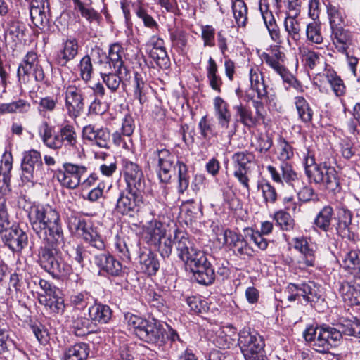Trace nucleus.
<instances>
[{
  "instance_id": "obj_8",
  "label": "nucleus",
  "mask_w": 360,
  "mask_h": 360,
  "mask_svg": "<svg viewBox=\"0 0 360 360\" xmlns=\"http://www.w3.org/2000/svg\"><path fill=\"white\" fill-rule=\"evenodd\" d=\"M255 155L248 150L238 151L231 156V162L233 169V176L238 182L250 192V178L248 175L250 172V165L254 160Z\"/></svg>"
},
{
  "instance_id": "obj_29",
  "label": "nucleus",
  "mask_w": 360,
  "mask_h": 360,
  "mask_svg": "<svg viewBox=\"0 0 360 360\" xmlns=\"http://www.w3.org/2000/svg\"><path fill=\"white\" fill-rule=\"evenodd\" d=\"M165 233L163 224L157 219L148 221L143 228L145 240L153 245H157L165 237Z\"/></svg>"
},
{
  "instance_id": "obj_3",
  "label": "nucleus",
  "mask_w": 360,
  "mask_h": 360,
  "mask_svg": "<svg viewBox=\"0 0 360 360\" xmlns=\"http://www.w3.org/2000/svg\"><path fill=\"white\" fill-rule=\"evenodd\" d=\"M60 244L46 243L39 250L38 262L40 266L53 278L66 276L71 271V267L62 257L58 248Z\"/></svg>"
},
{
  "instance_id": "obj_56",
  "label": "nucleus",
  "mask_w": 360,
  "mask_h": 360,
  "mask_svg": "<svg viewBox=\"0 0 360 360\" xmlns=\"http://www.w3.org/2000/svg\"><path fill=\"white\" fill-rule=\"evenodd\" d=\"M274 219L283 230L291 231L294 228L295 221L286 212L282 210L276 212L274 215Z\"/></svg>"
},
{
  "instance_id": "obj_55",
  "label": "nucleus",
  "mask_w": 360,
  "mask_h": 360,
  "mask_svg": "<svg viewBox=\"0 0 360 360\" xmlns=\"http://www.w3.org/2000/svg\"><path fill=\"white\" fill-rule=\"evenodd\" d=\"M306 36L307 40L313 44H322L323 37L321 31V25L315 21L309 23L306 28Z\"/></svg>"
},
{
  "instance_id": "obj_26",
  "label": "nucleus",
  "mask_w": 360,
  "mask_h": 360,
  "mask_svg": "<svg viewBox=\"0 0 360 360\" xmlns=\"http://www.w3.org/2000/svg\"><path fill=\"white\" fill-rule=\"evenodd\" d=\"M94 262L101 270L112 276H119L122 272L121 263L106 252L95 255Z\"/></svg>"
},
{
  "instance_id": "obj_53",
  "label": "nucleus",
  "mask_w": 360,
  "mask_h": 360,
  "mask_svg": "<svg viewBox=\"0 0 360 360\" xmlns=\"http://www.w3.org/2000/svg\"><path fill=\"white\" fill-rule=\"evenodd\" d=\"M284 27L292 40L298 41L300 39L301 26L297 17L287 15L284 20Z\"/></svg>"
},
{
  "instance_id": "obj_39",
  "label": "nucleus",
  "mask_w": 360,
  "mask_h": 360,
  "mask_svg": "<svg viewBox=\"0 0 360 360\" xmlns=\"http://www.w3.org/2000/svg\"><path fill=\"white\" fill-rule=\"evenodd\" d=\"M141 270L148 275H155L160 268L157 256L151 251H143L139 255Z\"/></svg>"
},
{
  "instance_id": "obj_51",
  "label": "nucleus",
  "mask_w": 360,
  "mask_h": 360,
  "mask_svg": "<svg viewBox=\"0 0 360 360\" xmlns=\"http://www.w3.org/2000/svg\"><path fill=\"white\" fill-rule=\"evenodd\" d=\"M236 333V329L231 326L223 327L217 335L214 342L216 345L221 349H227L233 344V338L231 334Z\"/></svg>"
},
{
  "instance_id": "obj_52",
  "label": "nucleus",
  "mask_w": 360,
  "mask_h": 360,
  "mask_svg": "<svg viewBox=\"0 0 360 360\" xmlns=\"http://www.w3.org/2000/svg\"><path fill=\"white\" fill-rule=\"evenodd\" d=\"M299 53L305 66L313 70L320 62V53L307 46L299 48Z\"/></svg>"
},
{
  "instance_id": "obj_54",
  "label": "nucleus",
  "mask_w": 360,
  "mask_h": 360,
  "mask_svg": "<svg viewBox=\"0 0 360 360\" xmlns=\"http://www.w3.org/2000/svg\"><path fill=\"white\" fill-rule=\"evenodd\" d=\"M258 191H261L264 202L274 204L277 200L275 188L268 181H261L257 184Z\"/></svg>"
},
{
  "instance_id": "obj_38",
  "label": "nucleus",
  "mask_w": 360,
  "mask_h": 360,
  "mask_svg": "<svg viewBox=\"0 0 360 360\" xmlns=\"http://www.w3.org/2000/svg\"><path fill=\"white\" fill-rule=\"evenodd\" d=\"M150 87L146 82L145 76L136 72L134 79V96L143 105L148 101V94Z\"/></svg>"
},
{
  "instance_id": "obj_61",
  "label": "nucleus",
  "mask_w": 360,
  "mask_h": 360,
  "mask_svg": "<svg viewBox=\"0 0 360 360\" xmlns=\"http://www.w3.org/2000/svg\"><path fill=\"white\" fill-rule=\"evenodd\" d=\"M245 237L250 238L251 240L262 250L266 249L268 246L267 240L263 237V234L259 231H255L252 229H245L244 230Z\"/></svg>"
},
{
  "instance_id": "obj_24",
  "label": "nucleus",
  "mask_w": 360,
  "mask_h": 360,
  "mask_svg": "<svg viewBox=\"0 0 360 360\" xmlns=\"http://www.w3.org/2000/svg\"><path fill=\"white\" fill-rule=\"evenodd\" d=\"M49 8L47 0H32L30 13L32 22L39 29H44L49 22Z\"/></svg>"
},
{
  "instance_id": "obj_50",
  "label": "nucleus",
  "mask_w": 360,
  "mask_h": 360,
  "mask_svg": "<svg viewBox=\"0 0 360 360\" xmlns=\"http://www.w3.org/2000/svg\"><path fill=\"white\" fill-rule=\"evenodd\" d=\"M232 11L238 27H245L248 20V8L243 0L232 1Z\"/></svg>"
},
{
  "instance_id": "obj_12",
  "label": "nucleus",
  "mask_w": 360,
  "mask_h": 360,
  "mask_svg": "<svg viewBox=\"0 0 360 360\" xmlns=\"http://www.w3.org/2000/svg\"><path fill=\"white\" fill-rule=\"evenodd\" d=\"M217 240L219 244L232 248L240 257L252 255L253 250L244 237L230 229L219 230V233H217Z\"/></svg>"
},
{
  "instance_id": "obj_59",
  "label": "nucleus",
  "mask_w": 360,
  "mask_h": 360,
  "mask_svg": "<svg viewBox=\"0 0 360 360\" xmlns=\"http://www.w3.org/2000/svg\"><path fill=\"white\" fill-rule=\"evenodd\" d=\"M278 158L283 162L293 157L294 152L292 146L284 139L281 138L278 144Z\"/></svg>"
},
{
  "instance_id": "obj_16",
  "label": "nucleus",
  "mask_w": 360,
  "mask_h": 360,
  "mask_svg": "<svg viewBox=\"0 0 360 360\" xmlns=\"http://www.w3.org/2000/svg\"><path fill=\"white\" fill-rule=\"evenodd\" d=\"M65 108L71 117H77L84 108L82 89L73 84L65 86Z\"/></svg>"
},
{
  "instance_id": "obj_6",
  "label": "nucleus",
  "mask_w": 360,
  "mask_h": 360,
  "mask_svg": "<svg viewBox=\"0 0 360 360\" xmlns=\"http://www.w3.org/2000/svg\"><path fill=\"white\" fill-rule=\"evenodd\" d=\"M259 57L263 62L281 77L284 82L293 86H295V84H299L296 78L284 65L285 55L281 51L279 45L271 46L266 51L262 52Z\"/></svg>"
},
{
  "instance_id": "obj_63",
  "label": "nucleus",
  "mask_w": 360,
  "mask_h": 360,
  "mask_svg": "<svg viewBox=\"0 0 360 360\" xmlns=\"http://www.w3.org/2000/svg\"><path fill=\"white\" fill-rule=\"evenodd\" d=\"M187 304L190 307L191 311L195 314H202L206 312L209 307L207 306L206 302L198 297H189L186 300Z\"/></svg>"
},
{
  "instance_id": "obj_30",
  "label": "nucleus",
  "mask_w": 360,
  "mask_h": 360,
  "mask_svg": "<svg viewBox=\"0 0 360 360\" xmlns=\"http://www.w3.org/2000/svg\"><path fill=\"white\" fill-rule=\"evenodd\" d=\"M287 288L289 292H295L298 294V298L302 297L309 302H315L320 297L316 285L312 282L300 284L290 283Z\"/></svg>"
},
{
  "instance_id": "obj_22",
  "label": "nucleus",
  "mask_w": 360,
  "mask_h": 360,
  "mask_svg": "<svg viewBox=\"0 0 360 360\" xmlns=\"http://www.w3.org/2000/svg\"><path fill=\"white\" fill-rule=\"evenodd\" d=\"M124 56V49L120 44L115 43L112 44L109 48L108 56L106 57L108 60L103 63L100 60L101 65H103L101 68L113 69L118 73H127V69L123 60Z\"/></svg>"
},
{
  "instance_id": "obj_1",
  "label": "nucleus",
  "mask_w": 360,
  "mask_h": 360,
  "mask_svg": "<svg viewBox=\"0 0 360 360\" xmlns=\"http://www.w3.org/2000/svg\"><path fill=\"white\" fill-rule=\"evenodd\" d=\"M29 220L34 232L46 243H63L62 221L56 209L49 205L33 207L29 213Z\"/></svg>"
},
{
  "instance_id": "obj_45",
  "label": "nucleus",
  "mask_w": 360,
  "mask_h": 360,
  "mask_svg": "<svg viewBox=\"0 0 360 360\" xmlns=\"http://www.w3.org/2000/svg\"><path fill=\"white\" fill-rule=\"evenodd\" d=\"M89 315L94 321L106 323L111 318L112 311L107 305L95 304L89 307Z\"/></svg>"
},
{
  "instance_id": "obj_11",
  "label": "nucleus",
  "mask_w": 360,
  "mask_h": 360,
  "mask_svg": "<svg viewBox=\"0 0 360 360\" xmlns=\"http://www.w3.org/2000/svg\"><path fill=\"white\" fill-rule=\"evenodd\" d=\"M87 174V167L82 165L64 163L63 169L55 173V177L60 184L68 188H76L81 183L83 176Z\"/></svg>"
},
{
  "instance_id": "obj_18",
  "label": "nucleus",
  "mask_w": 360,
  "mask_h": 360,
  "mask_svg": "<svg viewBox=\"0 0 360 360\" xmlns=\"http://www.w3.org/2000/svg\"><path fill=\"white\" fill-rule=\"evenodd\" d=\"M1 237L5 245L14 252H20L28 243L27 233L18 226H11Z\"/></svg>"
},
{
  "instance_id": "obj_19",
  "label": "nucleus",
  "mask_w": 360,
  "mask_h": 360,
  "mask_svg": "<svg viewBox=\"0 0 360 360\" xmlns=\"http://www.w3.org/2000/svg\"><path fill=\"white\" fill-rule=\"evenodd\" d=\"M82 136L86 139L101 148H110V134L108 128L98 127L95 124H88L83 127Z\"/></svg>"
},
{
  "instance_id": "obj_14",
  "label": "nucleus",
  "mask_w": 360,
  "mask_h": 360,
  "mask_svg": "<svg viewBox=\"0 0 360 360\" xmlns=\"http://www.w3.org/2000/svg\"><path fill=\"white\" fill-rule=\"evenodd\" d=\"M342 339V333L339 329L328 326H319V330L314 338L311 346L319 353L328 352L333 345Z\"/></svg>"
},
{
  "instance_id": "obj_23",
  "label": "nucleus",
  "mask_w": 360,
  "mask_h": 360,
  "mask_svg": "<svg viewBox=\"0 0 360 360\" xmlns=\"http://www.w3.org/2000/svg\"><path fill=\"white\" fill-rule=\"evenodd\" d=\"M331 40L335 49L340 53H347L349 46L354 45L355 34L347 29L338 27L331 30Z\"/></svg>"
},
{
  "instance_id": "obj_64",
  "label": "nucleus",
  "mask_w": 360,
  "mask_h": 360,
  "mask_svg": "<svg viewBox=\"0 0 360 360\" xmlns=\"http://www.w3.org/2000/svg\"><path fill=\"white\" fill-rule=\"evenodd\" d=\"M170 38L174 46L184 50L187 45L188 34L181 30H176L170 33Z\"/></svg>"
},
{
  "instance_id": "obj_43",
  "label": "nucleus",
  "mask_w": 360,
  "mask_h": 360,
  "mask_svg": "<svg viewBox=\"0 0 360 360\" xmlns=\"http://www.w3.org/2000/svg\"><path fill=\"white\" fill-rule=\"evenodd\" d=\"M234 109L239 117V121L248 128L255 127L262 120L260 117H257V115L254 116L251 109L242 103L234 106Z\"/></svg>"
},
{
  "instance_id": "obj_57",
  "label": "nucleus",
  "mask_w": 360,
  "mask_h": 360,
  "mask_svg": "<svg viewBox=\"0 0 360 360\" xmlns=\"http://www.w3.org/2000/svg\"><path fill=\"white\" fill-rule=\"evenodd\" d=\"M150 57L155 62L156 65L162 69H167L170 65V59L166 49H150Z\"/></svg>"
},
{
  "instance_id": "obj_41",
  "label": "nucleus",
  "mask_w": 360,
  "mask_h": 360,
  "mask_svg": "<svg viewBox=\"0 0 360 360\" xmlns=\"http://www.w3.org/2000/svg\"><path fill=\"white\" fill-rule=\"evenodd\" d=\"M127 73H118L113 69L101 68V77L103 82L108 89L112 93L116 92L122 82L121 77Z\"/></svg>"
},
{
  "instance_id": "obj_7",
  "label": "nucleus",
  "mask_w": 360,
  "mask_h": 360,
  "mask_svg": "<svg viewBox=\"0 0 360 360\" xmlns=\"http://www.w3.org/2000/svg\"><path fill=\"white\" fill-rule=\"evenodd\" d=\"M21 179L24 183H31L33 185L44 179L45 169L39 151L30 150L25 152L21 163Z\"/></svg>"
},
{
  "instance_id": "obj_48",
  "label": "nucleus",
  "mask_w": 360,
  "mask_h": 360,
  "mask_svg": "<svg viewBox=\"0 0 360 360\" xmlns=\"http://www.w3.org/2000/svg\"><path fill=\"white\" fill-rule=\"evenodd\" d=\"M12 163L6 160L0 166V193L4 196L11 192V170Z\"/></svg>"
},
{
  "instance_id": "obj_37",
  "label": "nucleus",
  "mask_w": 360,
  "mask_h": 360,
  "mask_svg": "<svg viewBox=\"0 0 360 360\" xmlns=\"http://www.w3.org/2000/svg\"><path fill=\"white\" fill-rule=\"evenodd\" d=\"M250 89L257 93V98L264 99L267 98V86L264 83L262 72L258 68H252L249 72Z\"/></svg>"
},
{
  "instance_id": "obj_20",
  "label": "nucleus",
  "mask_w": 360,
  "mask_h": 360,
  "mask_svg": "<svg viewBox=\"0 0 360 360\" xmlns=\"http://www.w3.org/2000/svg\"><path fill=\"white\" fill-rule=\"evenodd\" d=\"M31 74L34 75L37 81H42L44 79V70L39 65L38 56L33 51H29L26 54L18 69L19 77Z\"/></svg>"
},
{
  "instance_id": "obj_9",
  "label": "nucleus",
  "mask_w": 360,
  "mask_h": 360,
  "mask_svg": "<svg viewBox=\"0 0 360 360\" xmlns=\"http://www.w3.org/2000/svg\"><path fill=\"white\" fill-rule=\"evenodd\" d=\"M143 191H131L130 190L122 191L120 193L117 200L115 210L122 215L134 217L143 204Z\"/></svg>"
},
{
  "instance_id": "obj_58",
  "label": "nucleus",
  "mask_w": 360,
  "mask_h": 360,
  "mask_svg": "<svg viewBox=\"0 0 360 360\" xmlns=\"http://www.w3.org/2000/svg\"><path fill=\"white\" fill-rule=\"evenodd\" d=\"M281 169L282 171V178L287 184L294 187L295 184L300 182L297 172L288 162H282Z\"/></svg>"
},
{
  "instance_id": "obj_25",
  "label": "nucleus",
  "mask_w": 360,
  "mask_h": 360,
  "mask_svg": "<svg viewBox=\"0 0 360 360\" xmlns=\"http://www.w3.org/2000/svg\"><path fill=\"white\" fill-rule=\"evenodd\" d=\"M352 212L346 207H341L338 209L335 231L338 236L341 238H347L349 240H354V234L352 233Z\"/></svg>"
},
{
  "instance_id": "obj_27",
  "label": "nucleus",
  "mask_w": 360,
  "mask_h": 360,
  "mask_svg": "<svg viewBox=\"0 0 360 360\" xmlns=\"http://www.w3.org/2000/svg\"><path fill=\"white\" fill-rule=\"evenodd\" d=\"M292 241L294 248L302 255V261L300 263L304 265V266H314L316 260L314 245L310 244L304 237L295 238Z\"/></svg>"
},
{
  "instance_id": "obj_28",
  "label": "nucleus",
  "mask_w": 360,
  "mask_h": 360,
  "mask_svg": "<svg viewBox=\"0 0 360 360\" xmlns=\"http://www.w3.org/2000/svg\"><path fill=\"white\" fill-rule=\"evenodd\" d=\"M332 154L329 150L325 151L323 154L319 155V163H316V160L314 153L309 148H306V151L303 153V163L304 166V171L307 169H314L316 167H319L322 169L332 166Z\"/></svg>"
},
{
  "instance_id": "obj_44",
  "label": "nucleus",
  "mask_w": 360,
  "mask_h": 360,
  "mask_svg": "<svg viewBox=\"0 0 360 360\" xmlns=\"http://www.w3.org/2000/svg\"><path fill=\"white\" fill-rule=\"evenodd\" d=\"M327 14L331 30L341 27L344 24L345 15L339 5L328 2L326 4Z\"/></svg>"
},
{
  "instance_id": "obj_10",
  "label": "nucleus",
  "mask_w": 360,
  "mask_h": 360,
  "mask_svg": "<svg viewBox=\"0 0 360 360\" xmlns=\"http://www.w3.org/2000/svg\"><path fill=\"white\" fill-rule=\"evenodd\" d=\"M311 182L316 184H322L328 190L335 192L340 189V176L334 167L324 169L316 167L314 169H307L305 172Z\"/></svg>"
},
{
  "instance_id": "obj_62",
  "label": "nucleus",
  "mask_w": 360,
  "mask_h": 360,
  "mask_svg": "<svg viewBox=\"0 0 360 360\" xmlns=\"http://www.w3.org/2000/svg\"><path fill=\"white\" fill-rule=\"evenodd\" d=\"M146 300L151 307H155L160 311H162L165 308V299L160 294L152 290H148L146 295Z\"/></svg>"
},
{
  "instance_id": "obj_17",
  "label": "nucleus",
  "mask_w": 360,
  "mask_h": 360,
  "mask_svg": "<svg viewBox=\"0 0 360 360\" xmlns=\"http://www.w3.org/2000/svg\"><path fill=\"white\" fill-rule=\"evenodd\" d=\"M75 221H77L75 229L84 240L88 243L92 248L101 251L105 250V245L104 240L96 229L88 224L84 219H75Z\"/></svg>"
},
{
  "instance_id": "obj_2",
  "label": "nucleus",
  "mask_w": 360,
  "mask_h": 360,
  "mask_svg": "<svg viewBox=\"0 0 360 360\" xmlns=\"http://www.w3.org/2000/svg\"><path fill=\"white\" fill-rule=\"evenodd\" d=\"M154 154L158 160V176L160 181L168 183L171 179L172 171L177 167V191L179 194H184L190 184L187 165L181 161H177L174 165L176 158L167 149L157 150Z\"/></svg>"
},
{
  "instance_id": "obj_31",
  "label": "nucleus",
  "mask_w": 360,
  "mask_h": 360,
  "mask_svg": "<svg viewBox=\"0 0 360 360\" xmlns=\"http://www.w3.org/2000/svg\"><path fill=\"white\" fill-rule=\"evenodd\" d=\"M334 216L335 212L331 205H326L323 206L314 219V228L328 233L332 230L331 224Z\"/></svg>"
},
{
  "instance_id": "obj_49",
  "label": "nucleus",
  "mask_w": 360,
  "mask_h": 360,
  "mask_svg": "<svg viewBox=\"0 0 360 360\" xmlns=\"http://www.w3.org/2000/svg\"><path fill=\"white\" fill-rule=\"evenodd\" d=\"M89 348L85 343H78L69 348L65 354L64 360H86Z\"/></svg>"
},
{
  "instance_id": "obj_60",
  "label": "nucleus",
  "mask_w": 360,
  "mask_h": 360,
  "mask_svg": "<svg viewBox=\"0 0 360 360\" xmlns=\"http://www.w3.org/2000/svg\"><path fill=\"white\" fill-rule=\"evenodd\" d=\"M79 70L81 78L86 82L91 79L93 65L89 56H84L80 60Z\"/></svg>"
},
{
  "instance_id": "obj_13",
  "label": "nucleus",
  "mask_w": 360,
  "mask_h": 360,
  "mask_svg": "<svg viewBox=\"0 0 360 360\" xmlns=\"http://www.w3.org/2000/svg\"><path fill=\"white\" fill-rule=\"evenodd\" d=\"M121 174L126 183L127 190L131 191H144V175L141 167L138 164L127 159L122 160Z\"/></svg>"
},
{
  "instance_id": "obj_15",
  "label": "nucleus",
  "mask_w": 360,
  "mask_h": 360,
  "mask_svg": "<svg viewBox=\"0 0 360 360\" xmlns=\"http://www.w3.org/2000/svg\"><path fill=\"white\" fill-rule=\"evenodd\" d=\"M174 242L176 245L178 257L185 264H192V259H189L190 256H198L195 260L202 258V251L197 249L188 234L182 231L176 230L174 233Z\"/></svg>"
},
{
  "instance_id": "obj_32",
  "label": "nucleus",
  "mask_w": 360,
  "mask_h": 360,
  "mask_svg": "<svg viewBox=\"0 0 360 360\" xmlns=\"http://www.w3.org/2000/svg\"><path fill=\"white\" fill-rule=\"evenodd\" d=\"M340 266L352 275L360 273V250H351L341 255Z\"/></svg>"
},
{
  "instance_id": "obj_21",
  "label": "nucleus",
  "mask_w": 360,
  "mask_h": 360,
  "mask_svg": "<svg viewBox=\"0 0 360 360\" xmlns=\"http://www.w3.org/2000/svg\"><path fill=\"white\" fill-rule=\"evenodd\" d=\"M136 336L148 343H158L164 337L162 326L155 319H146Z\"/></svg>"
},
{
  "instance_id": "obj_4",
  "label": "nucleus",
  "mask_w": 360,
  "mask_h": 360,
  "mask_svg": "<svg viewBox=\"0 0 360 360\" xmlns=\"http://www.w3.org/2000/svg\"><path fill=\"white\" fill-rule=\"evenodd\" d=\"M39 135L43 143L52 149H60L63 146L76 147L77 134L74 127L67 124L58 132L53 134V129L47 122H43L39 128Z\"/></svg>"
},
{
  "instance_id": "obj_5",
  "label": "nucleus",
  "mask_w": 360,
  "mask_h": 360,
  "mask_svg": "<svg viewBox=\"0 0 360 360\" xmlns=\"http://www.w3.org/2000/svg\"><path fill=\"white\" fill-rule=\"evenodd\" d=\"M238 344L245 360H267L263 338L249 328L240 331Z\"/></svg>"
},
{
  "instance_id": "obj_33",
  "label": "nucleus",
  "mask_w": 360,
  "mask_h": 360,
  "mask_svg": "<svg viewBox=\"0 0 360 360\" xmlns=\"http://www.w3.org/2000/svg\"><path fill=\"white\" fill-rule=\"evenodd\" d=\"M191 271L195 279L200 284L207 285L214 281V271L207 258L200 264H198V266L191 269Z\"/></svg>"
},
{
  "instance_id": "obj_46",
  "label": "nucleus",
  "mask_w": 360,
  "mask_h": 360,
  "mask_svg": "<svg viewBox=\"0 0 360 360\" xmlns=\"http://www.w3.org/2000/svg\"><path fill=\"white\" fill-rule=\"evenodd\" d=\"M295 105L302 122L306 124L310 123L312 121L314 111L307 100L302 96H296Z\"/></svg>"
},
{
  "instance_id": "obj_36",
  "label": "nucleus",
  "mask_w": 360,
  "mask_h": 360,
  "mask_svg": "<svg viewBox=\"0 0 360 360\" xmlns=\"http://www.w3.org/2000/svg\"><path fill=\"white\" fill-rule=\"evenodd\" d=\"M214 108L219 126L224 129H228L231 120L229 104L220 96H217L214 99Z\"/></svg>"
},
{
  "instance_id": "obj_34",
  "label": "nucleus",
  "mask_w": 360,
  "mask_h": 360,
  "mask_svg": "<svg viewBox=\"0 0 360 360\" xmlns=\"http://www.w3.org/2000/svg\"><path fill=\"white\" fill-rule=\"evenodd\" d=\"M339 291L345 303L347 305L360 304V285L350 282H342L340 284Z\"/></svg>"
},
{
  "instance_id": "obj_35",
  "label": "nucleus",
  "mask_w": 360,
  "mask_h": 360,
  "mask_svg": "<svg viewBox=\"0 0 360 360\" xmlns=\"http://www.w3.org/2000/svg\"><path fill=\"white\" fill-rule=\"evenodd\" d=\"M78 42L75 38L66 39L63 44V49L58 52L57 56V62L62 66H65L67 63L73 60L78 53Z\"/></svg>"
},
{
  "instance_id": "obj_42",
  "label": "nucleus",
  "mask_w": 360,
  "mask_h": 360,
  "mask_svg": "<svg viewBox=\"0 0 360 360\" xmlns=\"http://www.w3.org/2000/svg\"><path fill=\"white\" fill-rule=\"evenodd\" d=\"M325 72L326 80L335 96L338 97L344 96L346 93V86L341 77L331 68L326 67Z\"/></svg>"
},
{
  "instance_id": "obj_40",
  "label": "nucleus",
  "mask_w": 360,
  "mask_h": 360,
  "mask_svg": "<svg viewBox=\"0 0 360 360\" xmlns=\"http://www.w3.org/2000/svg\"><path fill=\"white\" fill-rule=\"evenodd\" d=\"M206 73L208 84L212 89L220 93L223 84L222 79L219 74L218 65L216 61L210 56L206 67Z\"/></svg>"
},
{
  "instance_id": "obj_47",
  "label": "nucleus",
  "mask_w": 360,
  "mask_h": 360,
  "mask_svg": "<svg viewBox=\"0 0 360 360\" xmlns=\"http://www.w3.org/2000/svg\"><path fill=\"white\" fill-rule=\"evenodd\" d=\"M41 304L44 305L53 313L60 314L64 311L65 304L63 298L58 297L57 292L54 295L44 296L41 295L39 298Z\"/></svg>"
}]
</instances>
